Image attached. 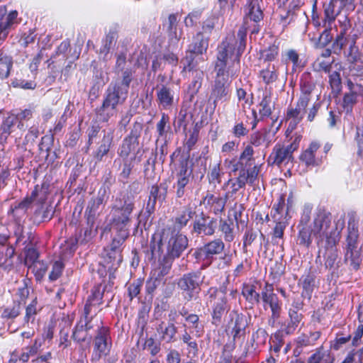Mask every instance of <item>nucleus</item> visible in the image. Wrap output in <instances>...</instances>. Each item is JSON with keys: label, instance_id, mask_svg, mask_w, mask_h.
<instances>
[{"label": "nucleus", "instance_id": "1", "mask_svg": "<svg viewBox=\"0 0 363 363\" xmlns=\"http://www.w3.org/2000/svg\"><path fill=\"white\" fill-rule=\"evenodd\" d=\"M187 238L177 231L174 228H163L155 233L150 242V250L146 252V257L150 261L160 258L166 245V253L164 257L172 261L179 258L188 247Z\"/></svg>", "mask_w": 363, "mask_h": 363}, {"label": "nucleus", "instance_id": "2", "mask_svg": "<svg viewBox=\"0 0 363 363\" xmlns=\"http://www.w3.org/2000/svg\"><path fill=\"white\" fill-rule=\"evenodd\" d=\"M139 183L133 182L125 191L116 199L111 211L110 224L115 231L129 232L132 213L135 208V196L138 193Z\"/></svg>", "mask_w": 363, "mask_h": 363}, {"label": "nucleus", "instance_id": "3", "mask_svg": "<svg viewBox=\"0 0 363 363\" xmlns=\"http://www.w3.org/2000/svg\"><path fill=\"white\" fill-rule=\"evenodd\" d=\"M128 93L118 85L110 84L106 91L101 106L96 109V117L99 121L107 122L116 113L118 105L123 104Z\"/></svg>", "mask_w": 363, "mask_h": 363}, {"label": "nucleus", "instance_id": "4", "mask_svg": "<svg viewBox=\"0 0 363 363\" xmlns=\"http://www.w3.org/2000/svg\"><path fill=\"white\" fill-rule=\"evenodd\" d=\"M346 252L344 262L349 267L350 271H357L362 263V247L359 243V232L354 225H349L346 238Z\"/></svg>", "mask_w": 363, "mask_h": 363}, {"label": "nucleus", "instance_id": "5", "mask_svg": "<svg viewBox=\"0 0 363 363\" xmlns=\"http://www.w3.org/2000/svg\"><path fill=\"white\" fill-rule=\"evenodd\" d=\"M38 194V189L33 190L29 197H26L20 202L17 206L11 209V213L14 217L16 228L14 235L16 238V243L22 242L23 245L28 246L26 240V235L24 232V228L21 224L22 218L25 217L28 206L31 204V201L36 198Z\"/></svg>", "mask_w": 363, "mask_h": 363}, {"label": "nucleus", "instance_id": "6", "mask_svg": "<svg viewBox=\"0 0 363 363\" xmlns=\"http://www.w3.org/2000/svg\"><path fill=\"white\" fill-rule=\"evenodd\" d=\"M204 277L201 272H192L184 274L177 282L178 287L184 292V298L189 301L199 293L200 286Z\"/></svg>", "mask_w": 363, "mask_h": 363}, {"label": "nucleus", "instance_id": "7", "mask_svg": "<svg viewBox=\"0 0 363 363\" xmlns=\"http://www.w3.org/2000/svg\"><path fill=\"white\" fill-rule=\"evenodd\" d=\"M331 214L326 212H319L315 218L313 223L311 224L313 228V236L317 240V243L319 244L324 238H326V243H328V239H336L333 233H335V230H331Z\"/></svg>", "mask_w": 363, "mask_h": 363}, {"label": "nucleus", "instance_id": "8", "mask_svg": "<svg viewBox=\"0 0 363 363\" xmlns=\"http://www.w3.org/2000/svg\"><path fill=\"white\" fill-rule=\"evenodd\" d=\"M230 85L229 73L216 72L210 96V98L213 100L215 106L218 101L227 100Z\"/></svg>", "mask_w": 363, "mask_h": 363}, {"label": "nucleus", "instance_id": "9", "mask_svg": "<svg viewBox=\"0 0 363 363\" xmlns=\"http://www.w3.org/2000/svg\"><path fill=\"white\" fill-rule=\"evenodd\" d=\"M224 247L223 242L220 239H216L197 249L194 252V256L199 262H203L209 265L213 259V256L220 254Z\"/></svg>", "mask_w": 363, "mask_h": 363}, {"label": "nucleus", "instance_id": "10", "mask_svg": "<svg viewBox=\"0 0 363 363\" xmlns=\"http://www.w3.org/2000/svg\"><path fill=\"white\" fill-rule=\"evenodd\" d=\"M38 189V194L35 199L31 201H36L38 208L35 209L33 214L34 221L38 224L43 222L50 220L54 215V207L51 205L44 203L45 201V191H43V188H40L37 186L35 189Z\"/></svg>", "mask_w": 363, "mask_h": 363}, {"label": "nucleus", "instance_id": "11", "mask_svg": "<svg viewBox=\"0 0 363 363\" xmlns=\"http://www.w3.org/2000/svg\"><path fill=\"white\" fill-rule=\"evenodd\" d=\"M248 323L246 316L242 313H239L237 311H231L228 316L227 328L231 330L233 338H236L244 335L245 329Z\"/></svg>", "mask_w": 363, "mask_h": 363}, {"label": "nucleus", "instance_id": "12", "mask_svg": "<svg viewBox=\"0 0 363 363\" xmlns=\"http://www.w3.org/2000/svg\"><path fill=\"white\" fill-rule=\"evenodd\" d=\"M337 239H328V243H326V250L324 255L325 267L328 269L332 277H338V269L340 261H337L338 253L336 248Z\"/></svg>", "mask_w": 363, "mask_h": 363}, {"label": "nucleus", "instance_id": "13", "mask_svg": "<svg viewBox=\"0 0 363 363\" xmlns=\"http://www.w3.org/2000/svg\"><path fill=\"white\" fill-rule=\"evenodd\" d=\"M216 227L217 220L216 218L201 213L194 219L193 232L198 235H212L215 233Z\"/></svg>", "mask_w": 363, "mask_h": 363}, {"label": "nucleus", "instance_id": "14", "mask_svg": "<svg viewBox=\"0 0 363 363\" xmlns=\"http://www.w3.org/2000/svg\"><path fill=\"white\" fill-rule=\"evenodd\" d=\"M298 144H291L286 147L276 145L269 156V163L280 166L282 163H288L292 158L293 152L297 150Z\"/></svg>", "mask_w": 363, "mask_h": 363}, {"label": "nucleus", "instance_id": "15", "mask_svg": "<svg viewBox=\"0 0 363 363\" xmlns=\"http://www.w3.org/2000/svg\"><path fill=\"white\" fill-rule=\"evenodd\" d=\"M338 3L337 0H330L323 4V18L322 21L324 27L330 26L343 10L342 6Z\"/></svg>", "mask_w": 363, "mask_h": 363}, {"label": "nucleus", "instance_id": "16", "mask_svg": "<svg viewBox=\"0 0 363 363\" xmlns=\"http://www.w3.org/2000/svg\"><path fill=\"white\" fill-rule=\"evenodd\" d=\"M217 60L215 64L216 72L228 73L226 70L227 60L234 51V48L228 42L223 41L218 48Z\"/></svg>", "mask_w": 363, "mask_h": 363}, {"label": "nucleus", "instance_id": "17", "mask_svg": "<svg viewBox=\"0 0 363 363\" xmlns=\"http://www.w3.org/2000/svg\"><path fill=\"white\" fill-rule=\"evenodd\" d=\"M113 130L108 128L106 132L102 133V137L96 143L99 145L94 157L96 162H101L103 157L108 154L113 143Z\"/></svg>", "mask_w": 363, "mask_h": 363}, {"label": "nucleus", "instance_id": "18", "mask_svg": "<svg viewBox=\"0 0 363 363\" xmlns=\"http://www.w3.org/2000/svg\"><path fill=\"white\" fill-rule=\"evenodd\" d=\"M106 190L101 189L96 196H92L89 201L85 214L87 218L88 224H94L100 206L103 203Z\"/></svg>", "mask_w": 363, "mask_h": 363}, {"label": "nucleus", "instance_id": "19", "mask_svg": "<svg viewBox=\"0 0 363 363\" xmlns=\"http://www.w3.org/2000/svg\"><path fill=\"white\" fill-rule=\"evenodd\" d=\"M108 336L109 333L107 328L98 327L97 334L94 338V350L98 354L99 358L103 354H107L109 351L107 342Z\"/></svg>", "mask_w": 363, "mask_h": 363}, {"label": "nucleus", "instance_id": "20", "mask_svg": "<svg viewBox=\"0 0 363 363\" xmlns=\"http://www.w3.org/2000/svg\"><path fill=\"white\" fill-rule=\"evenodd\" d=\"M216 301L213 306L212 323L218 325L222 322V317L225 312L229 309L227 298L224 294H216Z\"/></svg>", "mask_w": 363, "mask_h": 363}, {"label": "nucleus", "instance_id": "21", "mask_svg": "<svg viewBox=\"0 0 363 363\" xmlns=\"http://www.w3.org/2000/svg\"><path fill=\"white\" fill-rule=\"evenodd\" d=\"M193 175V163L189 160V155L182 156L179 160V171L177 173V182L189 183Z\"/></svg>", "mask_w": 363, "mask_h": 363}, {"label": "nucleus", "instance_id": "22", "mask_svg": "<svg viewBox=\"0 0 363 363\" xmlns=\"http://www.w3.org/2000/svg\"><path fill=\"white\" fill-rule=\"evenodd\" d=\"M247 8H246V20L250 18L251 21L258 23L263 19V11L260 6V2L262 0H247Z\"/></svg>", "mask_w": 363, "mask_h": 363}, {"label": "nucleus", "instance_id": "23", "mask_svg": "<svg viewBox=\"0 0 363 363\" xmlns=\"http://www.w3.org/2000/svg\"><path fill=\"white\" fill-rule=\"evenodd\" d=\"M310 98L307 96H302L298 101L295 108L289 109L287 111V117L294 119L303 118V113L306 111Z\"/></svg>", "mask_w": 363, "mask_h": 363}, {"label": "nucleus", "instance_id": "24", "mask_svg": "<svg viewBox=\"0 0 363 363\" xmlns=\"http://www.w3.org/2000/svg\"><path fill=\"white\" fill-rule=\"evenodd\" d=\"M208 46V39L205 38L202 33H198L194 38L189 50L197 55H201L206 52Z\"/></svg>", "mask_w": 363, "mask_h": 363}, {"label": "nucleus", "instance_id": "25", "mask_svg": "<svg viewBox=\"0 0 363 363\" xmlns=\"http://www.w3.org/2000/svg\"><path fill=\"white\" fill-rule=\"evenodd\" d=\"M172 265V262L163 257L162 259L160 260L158 267L151 272V274L159 279L167 281L164 277L169 273Z\"/></svg>", "mask_w": 363, "mask_h": 363}, {"label": "nucleus", "instance_id": "26", "mask_svg": "<svg viewBox=\"0 0 363 363\" xmlns=\"http://www.w3.org/2000/svg\"><path fill=\"white\" fill-rule=\"evenodd\" d=\"M139 151L137 152L134 156L130 157V158H120L118 160L120 161V176L123 179H128L132 169L134 167V162L137 159V154H138Z\"/></svg>", "mask_w": 363, "mask_h": 363}, {"label": "nucleus", "instance_id": "27", "mask_svg": "<svg viewBox=\"0 0 363 363\" xmlns=\"http://www.w3.org/2000/svg\"><path fill=\"white\" fill-rule=\"evenodd\" d=\"M197 216L195 208L191 206H186L184 210L175 218V223L177 224L180 228L186 226L189 221Z\"/></svg>", "mask_w": 363, "mask_h": 363}, {"label": "nucleus", "instance_id": "28", "mask_svg": "<svg viewBox=\"0 0 363 363\" xmlns=\"http://www.w3.org/2000/svg\"><path fill=\"white\" fill-rule=\"evenodd\" d=\"M139 146V142H135L127 138L123 140L121 145L118 150V155L120 158H130L129 155L134 152Z\"/></svg>", "mask_w": 363, "mask_h": 363}, {"label": "nucleus", "instance_id": "29", "mask_svg": "<svg viewBox=\"0 0 363 363\" xmlns=\"http://www.w3.org/2000/svg\"><path fill=\"white\" fill-rule=\"evenodd\" d=\"M157 100L160 105L163 108H169L173 104V95L172 94L171 89L165 86H162L157 91Z\"/></svg>", "mask_w": 363, "mask_h": 363}, {"label": "nucleus", "instance_id": "30", "mask_svg": "<svg viewBox=\"0 0 363 363\" xmlns=\"http://www.w3.org/2000/svg\"><path fill=\"white\" fill-rule=\"evenodd\" d=\"M313 236V228L312 225H303L299 230L298 241L299 244L308 247L312 242Z\"/></svg>", "mask_w": 363, "mask_h": 363}, {"label": "nucleus", "instance_id": "31", "mask_svg": "<svg viewBox=\"0 0 363 363\" xmlns=\"http://www.w3.org/2000/svg\"><path fill=\"white\" fill-rule=\"evenodd\" d=\"M168 185L161 183L160 185H152L150 190V196L159 201L160 203L165 201L167 196Z\"/></svg>", "mask_w": 363, "mask_h": 363}, {"label": "nucleus", "instance_id": "32", "mask_svg": "<svg viewBox=\"0 0 363 363\" xmlns=\"http://www.w3.org/2000/svg\"><path fill=\"white\" fill-rule=\"evenodd\" d=\"M129 232L116 231V235L113 238L111 242L107 247L110 248L111 250H113L121 254L122 249L121 246L125 242L126 239L129 237Z\"/></svg>", "mask_w": 363, "mask_h": 363}, {"label": "nucleus", "instance_id": "33", "mask_svg": "<svg viewBox=\"0 0 363 363\" xmlns=\"http://www.w3.org/2000/svg\"><path fill=\"white\" fill-rule=\"evenodd\" d=\"M164 323L162 322L159 325L157 330L161 331L162 337L161 339L166 341L167 342H172L174 341V337L177 332V328L173 323H169L167 326L163 327Z\"/></svg>", "mask_w": 363, "mask_h": 363}, {"label": "nucleus", "instance_id": "34", "mask_svg": "<svg viewBox=\"0 0 363 363\" xmlns=\"http://www.w3.org/2000/svg\"><path fill=\"white\" fill-rule=\"evenodd\" d=\"M182 340L186 345L187 357L191 359L196 357L199 352L196 341L186 332L182 335Z\"/></svg>", "mask_w": 363, "mask_h": 363}, {"label": "nucleus", "instance_id": "35", "mask_svg": "<svg viewBox=\"0 0 363 363\" xmlns=\"http://www.w3.org/2000/svg\"><path fill=\"white\" fill-rule=\"evenodd\" d=\"M300 281L303 288V294L310 298L311 293L316 286L315 276L313 274H308L303 276Z\"/></svg>", "mask_w": 363, "mask_h": 363}, {"label": "nucleus", "instance_id": "36", "mask_svg": "<svg viewBox=\"0 0 363 363\" xmlns=\"http://www.w3.org/2000/svg\"><path fill=\"white\" fill-rule=\"evenodd\" d=\"M220 230L224 234L225 241L231 242L234 239V223L233 220L228 218L226 220H220Z\"/></svg>", "mask_w": 363, "mask_h": 363}, {"label": "nucleus", "instance_id": "37", "mask_svg": "<svg viewBox=\"0 0 363 363\" xmlns=\"http://www.w3.org/2000/svg\"><path fill=\"white\" fill-rule=\"evenodd\" d=\"M320 145L315 142L311 143L309 147L300 156V160L306 163L307 166L315 164V152L318 150Z\"/></svg>", "mask_w": 363, "mask_h": 363}, {"label": "nucleus", "instance_id": "38", "mask_svg": "<svg viewBox=\"0 0 363 363\" xmlns=\"http://www.w3.org/2000/svg\"><path fill=\"white\" fill-rule=\"evenodd\" d=\"M16 123V118L14 116H10L5 118L0 126L1 141H6L11 133V128Z\"/></svg>", "mask_w": 363, "mask_h": 363}, {"label": "nucleus", "instance_id": "39", "mask_svg": "<svg viewBox=\"0 0 363 363\" xmlns=\"http://www.w3.org/2000/svg\"><path fill=\"white\" fill-rule=\"evenodd\" d=\"M12 65L13 60L11 57L0 53V79L9 77Z\"/></svg>", "mask_w": 363, "mask_h": 363}, {"label": "nucleus", "instance_id": "40", "mask_svg": "<svg viewBox=\"0 0 363 363\" xmlns=\"http://www.w3.org/2000/svg\"><path fill=\"white\" fill-rule=\"evenodd\" d=\"M118 38V31L117 29L113 28L111 29L107 35H106L105 40L104 41V45L100 50L101 53H104L105 55L108 54L111 50V48L114 45L115 41Z\"/></svg>", "mask_w": 363, "mask_h": 363}, {"label": "nucleus", "instance_id": "41", "mask_svg": "<svg viewBox=\"0 0 363 363\" xmlns=\"http://www.w3.org/2000/svg\"><path fill=\"white\" fill-rule=\"evenodd\" d=\"M193 79L189 86L191 96L197 94L201 87L204 73L201 70L196 69L193 72Z\"/></svg>", "mask_w": 363, "mask_h": 363}, {"label": "nucleus", "instance_id": "42", "mask_svg": "<svg viewBox=\"0 0 363 363\" xmlns=\"http://www.w3.org/2000/svg\"><path fill=\"white\" fill-rule=\"evenodd\" d=\"M72 339L79 342H83L85 341H88L90 343L92 337L91 336L88 337V333L84 329V325L80 321L75 327L74 330L72 333Z\"/></svg>", "mask_w": 363, "mask_h": 363}, {"label": "nucleus", "instance_id": "43", "mask_svg": "<svg viewBox=\"0 0 363 363\" xmlns=\"http://www.w3.org/2000/svg\"><path fill=\"white\" fill-rule=\"evenodd\" d=\"M334 357L328 351H318L308 360V363H333Z\"/></svg>", "mask_w": 363, "mask_h": 363}, {"label": "nucleus", "instance_id": "44", "mask_svg": "<svg viewBox=\"0 0 363 363\" xmlns=\"http://www.w3.org/2000/svg\"><path fill=\"white\" fill-rule=\"evenodd\" d=\"M290 317V322L286 328V333L290 334L293 333L295 329L298 327V324L302 320V314L299 313L298 311L291 308L289 311Z\"/></svg>", "mask_w": 363, "mask_h": 363}, {"label": "nucleus", "instance_id": "45", "mask_svg": "<svg viewBox=\"0 0 363 363\" xmlns=\"http://www.w3.org/2000/svg\"><path fill=\"white\" fill-rule=\"evenodd\" d=\"M177 14L172 13L168 17L167 22V33L169 38H174L178 41L180 38V35L177 33Z\"/></svg>", "mask_w": 363, "mask_h": 363}, {"label": "nucleus", "instance_id": "46", "mask_svg": "<svg viewBox=\"0 0 363 363\" xmlns=\"http://www.w3.org/2000/svg\"><path fill=\"white\" fill-rule=\"evenodd\" d=\"M106 130H107V129L101 130L98 124H93L87 130L89 137L88 144L90 145L93 143H96L102 137V133L106 132Z\"/></svg>", "mask_w": 363, "mask_h": 363}, {"label": "nucleus", "instance_id": "47", "mask_svg": "<svg viewBox=\"0 0 363 363\" xmlns=\"http://www.w3.org/2000/svg\"><path fill=\"white\" fill-rule=\"evenodd\" d=\"M260 77L267 84L275 82L277 79V73L274 65H269L266 69H262L260 72Z\"/></svg>", "mask_w": 363, "mask_h": 363}, {"label": "nucleus", "instance_id": "48", "mask_svg": "<svg viewBox=\"0 0 363 363\" xmlns=\"http://www.w3.org/2000/svg\"><path fill=\"white\" fill-rule=\"evenodd\" d=\"M254 150L252 146L247 145L239 158L240 165H243L245 168L250 167L252 163Z\"/></svg>", "mask_w": 363, "mask_h": 363}, {"label": "nucleus", "instance_id": "49", "mask_svg": "<svg viewBox=\"0 0 363 363\" xmlns=\"http://www.w3.org/2000/svg\"><path fill=\"white\" fill-rule=\"evenodd\" d=\"M197 54L188 50L186 56L181 60V63L184 65L183 71H192L197 65L195 61V57Z\"/></svg>", "mask_w": 363, "mask_h": 363}, {"label": "nucleus", "instance_id": "50", "mask_svg": "<svg viewBox=\"0 0 363 363\" xmlns=\"http://www.w3.org/2000/svg\"><path fill=\"white\" fill-rule=\"evenodd\" d=\"M17 11H13L6 16L5 21L0 22V38H1V35L4 38L6 36L7 33L6 30L11 26V25L13 24L14 20L17 17Z\"/></svg>", "mask_w": 363, "mask_h": 363}, {"label": "nucleus", "instance_id": "51", "mask_svg": "<svg viewBox=\"0 0 363 363\" xmlns=\"http://www.w3.org/2000/svg\"><path fill=\"white\" fill-rule=\"evenodd\" d=\"M104 258L108 263H111L112 266L119 265L122 262V255L121 253H116L113 250H111L110 248L106 247L104 249Z\"/></svg>", "mask_w": 363, "mask_h": 363}, {"label": "nucleus", "instance_id": "52", "mask_svg": "<svg viewBox=\"0 0 363 363\" xmlns=\"http://www.w3.org/2000/svg\"><path fill=\"white\" fill-rule=\"evenodd\" d=\"M164 280L159 279L153 275L150 274V277L147 280L145 284L146 292L149 295H152L156 289L162 284Z\"/></svg>", "mask_w": 363, "mask_h": 363}, {"label": "nucleus", "instance_id": "53", "mask_svg": "<svg viewBox=\"0 0 363 363\" xmlns=\"http://www.w3.org/2000/svg\"><path fill=\"white\" fill-rule=\"evenodd\" d=\"M133 72L131 69H127L123 72L122 81L121 83H116L115 85H118L119 88L123 89L126 93H128V89L130 83L131 82L133 77Z\"/></svg>", "mask_w": 363, "mask_h": 363}, {"label": "nucleus", "instance_id": "54", "mask_svg": "<svg viewBox=\"0 0 363 363\" xmlns=\"http://www.w3.org/2000/svg\"><path fill=\"white\" fill-rule=\"evenodd\" d=\"M346 38H345V30L341 31L338 34L332 45L331 49L335 54H340L344 45L346 43Z\"/></svg>", "mask_w": 363, "mask_h": 363}, {"label": "nucleus", "instance_id": "55", "mask_svg": "<svg viewBox=\"0 0 363 363\" xmlns=\"http://www.w3.org/2000/svg\"><path fill=\"white\" fill-rule=\"evenodd\" d=\"M271 104V96L268 95L264 96L259 104V106L261 107V108L259 109V113L262 116H269L272 114Z\"/></svg>", "mask_w": 363, "mask_h": 363}, {"label": "nucleus", "instance_id": "56", "mask_svg": "<svg viewBox=\"0 0 363 363\" xmlns=\"http://www.w3.org/2000/svg\"><path fill=\"white\" fill-rule=\"evenodd\" d=\"M267 303L270 306L272 311V318L274 321L280 317L281 313V307L279 306V301L277 296H272Z\"/></svg>", "mask_w": 363, "mask_h": 363}, {"label": "nucleus", "instance_id": "57", "mask_svg": "<svg viewBox=\"0 0 363 363\" xmlns=\"http://www.w3.org/2000/svg\"><path fill=\"white\" fill-rule=\"evenodd\" d=\"M39 254L38 251L33 247H25V264L30 265L33 264L38 258Z\"/></svg>", "mask_w": 363, "mask_h": 363}, {"label": "nucleus", "instance_id": "58", "mask_svg": "<svg viewBox=\"0 0 363 363\" xmlns=\"http://www.w3.org/2000/svg\"><path fill=\"white\" fill-rule=\"evenodd\" d=\"M169 121V116L163 113L160 121L157 124V130L160 137L164 136V135L170 130V126L168 125Z\"/></svg>", "mask_w": 363, "mask_h": 363}, {"label": "nucleus", "instance_id": "59", "mask_svg": "<svg viewBox=\"0 0 363 363\" xmlns=\"http://www.w3.org/2000/svg\"><path fill=\"white\" fill-rule=\"evenodd\" d=\"M14 255V249L11 246L0 245V264L5 263Z\"/></svg>", "mask_w": 363, "mask_h": 363}, {"label": "nucleus", "instance_id": "60", "mask_svg": "<svg viewBox=\"0 0 363 363\" xmlns=\"http://www.w3.org/2000/svg\"><path fill=\"white\" fill-rule=\"evenodd\" d=\"M333 36L330 34V29L325 28L320 35L315 47L317 48H323L330 43Z\"/></svg>", "mask_w": 363, "mask_h": 363}, {"label": "nucleus", "instance_id": "61", "mask_svg": "<svg viewBox=\"0 0 363 363\" xmlns=\"http://www.w3.org/2000/svg\"><path fill=\"white\" fill-rule=\"evenodd\" d=\"M157 199L150 198L149 196L148 201L146 204L144 213L143 211L139 214V217L143 218V216L147 220L155 212Z\"/></svg>", "mask_w": 363, "mask_h": 363}, {"label": "nucleus", "instance_id": "62", "mask_svg": "<svg viewBox=\"0 0 363 363\" xmlns=\"http://www.w3.org/2000/svg\"><path fill=\"white\" fill-rule=\"evenodd\" d=\"M278 55V47L277 45L269 46L261 52V58L264 61H272Z\"/></svg>", "mask_w": 363, "mask_h": 363}, {"label": "nucleus", "instance_id": "63", "mask_svg": "<svg viewBox=\"0 0 363 363\" xmlns=\"http://www.w3.org/2000/svg\"><path fill=\"white\" fill-rule=\"evenodd\" d=\"M357 93L347 92L345 93L343 98V106L347 111H351L354 104L357 103Z\"/></svg>", "mask_w": 363, "mask_h": 363}, {"label": "nucleus", "instance_id": "64", "mask_svg": "<svg viewBox=\"0 0 363 363\" xmlns=\"http://www.w3.org/2000/svg\"><path fill=\"white\" fill-rule=\"evenodd\" d=\"M363 349L350 352L342 363H362Z\"/></svg>", "mask_w": 363, "mask_h": 363}]
</instances>
